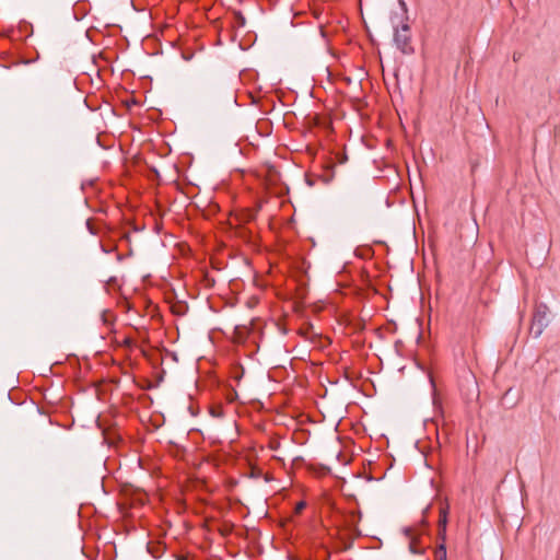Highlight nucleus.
<instances>
[{
  "instance_id": "f257e3e1",
  "label": "nucleus",
  "mask_w": 560,
  "mask_h": 560,
  "mask_svg": "<svg viewBox=\"0 0 560 560\" xmlns=\"http://www.w3.org/2000/svg\"><path fill=\"white\" fill-rule=\"evenodd\" d=\"M394 40H395V44L397 46V48L404 52V54H409L411 52L412 48L410 46V37H409V27L408 25H404L401 27V30H397L395 32V36H394Z\"/></svg>"
},
{
  "instance_id": "f03ea898",
  "label": "nucleus",
  "mask_w": 560,
  "mask_h": 560,
  "mask_svg": "<svg viewBox=\"0 0 560 560\" xmlns=\"http://www.w3.org/2000/svg\"><path fill=\"white\" fill-rule=\"evenodd\" d=\"M438 560H446V550L444 546L440 547V550L436 552Z\"/></svg>"
},
{
  "instance_id": "20e7f679",
  "label": "nucleus",
  "mask_w": 560,
  "mask_h": 560,
  "mask_svg": "<svg viewBox=\"0 0 560 560\" xmlns=\"http://www.w3.org/2000/svg\"><path fill=\"white\" fill-rule=\"evenodd\" d=\"M304 506H305V503H304V502H300V503H298V505H296V511H298V512L302 511V510L304 509Z\"/></svg>"
},
{
  "instance_id": "7ed1b4c3",
  "label": "nucleus",
  "mask_w": 560,
  "mask_h": 560,
  "mask_svg": "<svg viewBox=\"0 0 560 560\" xmlns=\"http://www.w3.org/2000/svg\"><path fill=\"white\" fill-rule=\"evenodd\" d=\"M440 523H442L444 526L446 524V511L445 510H442L441 511V518H440Z\"/></svg>"
}]
</instances>
